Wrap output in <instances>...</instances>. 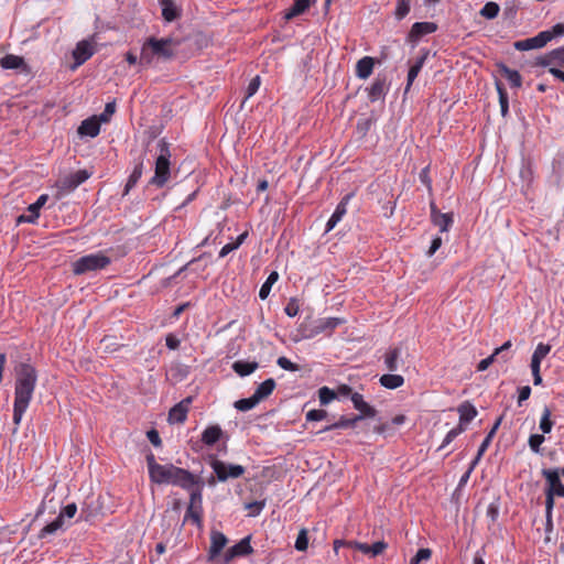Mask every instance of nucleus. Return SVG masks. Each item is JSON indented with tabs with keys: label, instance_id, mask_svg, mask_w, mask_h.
<instances>
[{
	"label": "nucleus",
	"instance_id": "nucleus-33",
	"mask_svg": "<svg viewBox=\"0 0 564 564\" xmlns=\"http://www.w3.org/2000/svg\"><path fill=\"white\" fill-rule=\"evenodd\" d=\"M274 388H275V381L272 378L267 379L258 386L253 395L260 402L264 398L269 397L272 393V391L274 390Z\"/></svg>",
	"mask_w": 564,
	"mask_h": 564
},
{
	"label": "nucleus",
	"instance_id": "nucleus-39",
	"mask_svg": "<svg viewBox=\"0 0 564 564\" xmlns=\"http://www.w3.org/2000/svg\"><path fill=\"white\" fill-rule=\"evenodd\" d=\"M64 525L62 517H57L55 520L46 524L39 533V538L44 539L46 535L55 534Z\"/></svg>",
	"mask_w": 564,
	"mask_h": 564
},
{
	"label": "nucleus",
	"instance_id": "nucleus-31",
	"mask_svg": "<svg viewBox=\"0 0 564 564\" xmlns=\"http://www.w3.org/2000/svg\"><path fill=\"white\" fill-rule=\"evenodd\" d=\"M550 350V345L540 343L532 354L530 367H541L542 360L549 355Z\"/></svg>",
	"mask_w": 564,
	"mask_h": 564
},
{
	"label": "nucleus",
	"instance_id": "nucleus-40",
	"mask_svg": "<svg viewBox=\"0 0 564 564\" xmlns=\"http://www.w3.org/2000/svg\"><path fill=\"white\" fill-rule=\"evenodd\" d=\"M501 422H502V416L497 419V421L495 422L494 426L491 427V430L488 432V434L486 435V437L481 442V444L479 446V454H485V452L489 447L494 436L496 435L497 430L499 429Z\"/></svg>",
	"mask_w": 564,
	"mask_h": 564
},
{
	"label": "nucleus",
	"instance_id": "nucleus-64",
	"mask_svg": "<svg viewBox=\"0 0 564 564\" xmlns=\"http://www.w3.org/2000/svg\"><path fill=\"white\" fill-rule=\"evenodd\" d=\"M180 339L173 334H169L165 338V345L169 349L175 350L180 347Z\"/></svg>",
	"mask_w": 564,
	"mask_h": 564
},
{
	"label": "nucleus",
	"instance_id": "nucleus-27",
	"mask_svg": "<svg viewBox=\"0 0 564 564\" xmlns=\"http://www.w3.org/2000/svg\"><path fill=\"white\" fill-rule=\"evenodd\" d=\"M223 436V430L219 425H210L204 430L202 433V442L207 445L212 446L216 444L220 437Z\"/></svg>",
	"mask_w": 564,
	"mask_h": 564
},
{
	"label": "nucleus",
	"instance_id": "nucleus-6",
	"mask_svg": "<svg viewBox=\"0 0 564 564\" xmlns=\"http://www.w3.org/2000/svg\"><path fill=\"white\" fill-rule=\"evenodd\" d=\"M210 467L215 473L218 481H227L228 479L239 478L245 474V467L237 464H227L223 460L213 458L210 460Z\"/></svg>",
	"mask_w": 564,
	"mask_h": 564
},
{
	"label": "nucleus",
	"instance_id": "nucleus-52",
	"mask_svg": "<svg viewBox=\"0 0 564 564\" xmlns=\"http://www.w3.org/2000/svg\"><path fill=\"white\" fill-rule=\"evenodd\" d=\"M432 556V551L430 549H420L414 557H412L410 564H421L423 561H429Z\"/></svg>",
	"mask_w": 564,
	"mask_h": 564
},
{
	"label": "nucleus",
	"instance_id": "nucleus-49",
	"mask_svg": "<svg viewBox=\"0 0 564 564\" xmlns=\"http://www.w3.org/2000/svg\"><path fill=\"white\" fill-rule=\"evenodd\" d=\"M295 549L297 551H306L307 550V546H308V538H307V532L305 529H302L299 534H297V538L295 540Z\"/></svg>",
	"mask_w": 564,
	"mask_h": 564
},
{
	"label": "nucleus",
	"instance_id": "nucleus-2",
	"mask_svg": "<svg viewBox=\"0 0 564 564\" xmlns=\"http://www.w3.org/2000/svg\"><path fill=\"white\" fill-rule=\"evenodd\" d=\"M175 42L172 37H149L141 48L140 64L150 65L154 56L170 59L174 56Z\"/></svg>",
	"mask_w": 564,
	"mask_h": 564
},
{
	"label": "nucleus",
	"instance_id": "nucleus-3",
	"mask_svg": "<svg viewBox=\"0 0 564 564\" xmlns=\"http://www.w3.org/2000/svg\"><path fill=\"white\" fill-rule=\"evenodd\" d=\"M147 465L152 482L158 485H174L180 467L173 464L161 465L156 463L152 453L147 455Z\"/></svg>",
	"mask_w": 564,
	"mask_h": 564
},
{
	"label": "nucleus",
	"instance_id": "nucleus-8",
	"mask_svg": "<svg viewBox=\"0 0 564 564\" xmlns=\"http://www.w3.org/2000/svg\"><path fill=\"white\" fill-rule=\"evenodd\" d=\"M550 42V34L543 31L538 33L535 36L516 41L513 47L517 51H530L544 47Z\"/></svg>",
	"mask_w": 564,
	"mask_h": 564
},
{
	"label": "nucleus",
	"instance_id": "nucleus-18",
	"mask_svg": "<svg viewBox=\"0 0 564 564\" xmlns=\"http://www.w3.org/2000/svg\"><path fill=\"white\" fill-rule=\"evenodd\" d=\"M48 196L46 194H42L39 196V198L35 200V203L31 204L28 207L29 215L28 216H20L19 221L30 223L33 224L36 221V219L40 216V209L45 205L47 202Z\"/></svg>",
	"mask_w": 564,
	"mask_h": 564
},
{
	"label": "nucleus",
	"instance_id": "nucleus-9",
	"mask_svg": "<svg viewBox=\"0 0 564 564\" xmlns=\"http://www.w3.org/2000/svg\"><path fill=\"white\" fill-rule=\"evenodd\" d=\"M542 476L547 484L545 491H551L553 495L564 498V484L561 481L560 470L557 468L542 469Z\"/></svg>",
	"mask_w": 564,
	"mask_h": 564
},
{
	"label": "nucleus",
	"instance_id": "nucleus-17",
	"mask_svg": "<svg viewBox=\"0 0 564 564\" xmlns=\"http://www.w3.org/2000/svg\"><path fill=\"white\" fill-rule=\"evenodd\" d=\"M539 64L544 67L551 66L564 68V45L549 52L540 59Z\"/></svg>",
	"mask_w": 564,
	"mask_h": 564
},
{
	"label": "nucleus",
	"instance_id": "nucleus-41",
	"mask_svg": "<svg viewBox=\"0 0 564 564\" xmlns=\"http://www.w3.org/2000/svg\"><path fill=\"white\" fill-rule=\"evenodd\" d=\"M143 164L140 162L137 164L131 173V175L128 178V182L126 184L124 194H127L132 187L135 186L138 181L140 180L142 175Z\"/></svg>",
	"mask_w": 564,
	"mask_h": 564
},
{
	"label": "nucleus",
	"instance_id": "nucleus-22",
	"mask_svg": "<svg viewBox=\"0 0 564 564\" xmlns=\"http://www.w3.org/2000/svg\"><path fill=\"white\" fill-rule=\"evenodd\" d=\"M100 132V124L99 120L95 118H88L82 121L80 126L78 127V134L95 138Z\"/></svg>",
	"mask_w": 564,
	"mask_h": 564
},
{
	"label": "nucleus",
	"instance_id": "nucleus-57",
	"mask_svg": "<svg viewBox=\"0 0 564 564\" xmlns=\"http://www.w3.org/2000/svg\"><path fill=\"white\" fill-rule=\"evenodd\" d=\"M77 512V506L75 503H68L67 506H65L61 513L58 514V517H62V520H64V518H68V519H72Z\"/></svg>",
	"mask_w": 564,
	"mask_h": 564
},
{
	"label": "nucleus",
	"instance_id": "nucleus-14",
	"mask_svg": "<svg viewBox=\"0 0 564 564\" xmlns=\"http://www.w3.org/2000/svg\"><path fill=\"white\" fill-rule=\"evenodd\" d=\"M192 398H185L180 403L174 405L169 413V421L171 423H183L186 420Z\"/></svg>",
	"mask_w": 564,
	"mask_h": 564
},
{
	"label": "nucleus",
	"instance_id": "nucleus-29",
	"mask_svg": "<svg viewBox=\"0 0 564 564\" xmlns=\"http://www.w3.org/2000/svg\"><path fill=\"white\" fill-rule=\"evenodd\" d=\"M259 367L257 361H242L238 360L234 362L232 369L240 377L251 375Z\"/></svg>",
	"mask_w": 564,
	"mask_h": 564
},
{
	"label": "nucleus",
	"instance_id": "nucleus-47",
	"mask_svg": "<svg viewBox=\"0 0 564 564\" xmlns=\"http://www.w3.org/2000/svg\"><path fill=\"white\" fill-rule=\"evenodd\" d=\"M412 0H397L395 18L398 20L403 19L410 12V6Z\"/></svg>",
	"mask_w": 564,
	"mask_h": 564
},
{
	"label": "nucleus",
	"instance_id": "nucleus-7",
	"mask_svg": "<svg viewBox=\"0 0 564 564\" xmlns=\"http://www.w3.org/2000/svg\"><path fill=\"white\" fill-rule=\"evenodd\" d=\"M90 177V173L86 170H78L74 173H70L56 182V188L58 192V196H65L76 189L80 184L87 181Z\"/></svg>",
	"mask_w": 564,
	"mask_h": 564
},
{
	"label": "nucleus",
	"instance_id": "nucleus-45",
	"mask_svg": "<svg viewBox=\"0 0 564 564\" xmlns=\"http://www.w3.org/2000/svg\"><path fill=\"white\" fill-rule=\"evenodd\" d=\"M552 427L553 422L551 421V410L547 406H545L543 409V413L540 420V430L543 433L547 434L552 431Z\"/></svg>",
	"mask_w": 564,
	"mask_h": 564
},
{
	"label": "nucleus",
	"instance_id": "nucleus-38",
	"mask_svg": "<svg viewBox=\"0 0 564 564\" xmlns=\"http://www.w3.org/2000/svg\"><path fill=\"white\" fill-rule=\"evenodd\" d=\"M279 273L276 271H272L269 276L267 278L265 282L261 285L259 291V297L261 300H265L272 289V285L278 281Z\"/></svg>",
	"mask_w": 564,
	"mask_h": 564
},
{
	"label": "nucleus",
	"instance_id": "nucleus-32",
	"mask_svg": "<svg viewBox=\"0 0 564 564\" xmlns=\"http://www.w3.org/2000/svg\"><path fill=\"white\" fill-rule=\"evenodd\" d=\"M362 420V415H357L352 419L341 416L337 422L327 425L323 429V432L333 431L337 429H349L354 427L358 421Z\"/></svg>",
	"mask_w": 564,
	"mask_h": 564
},
{
	"label": "nucleus",
	"instance_id": "nucleus-19",
	"mask_svg": "<svg viewBox=\"0 0 564 564\" xmlns=\"http://www.w3.org/2000/svg\"><path fill=\"white\" fill-rule=\"evenodd\" d=\"M437 29L433 22H415L409 33L410 41H417L420 37L426 34L435 32Z\"/></svg>",
	"mask_w": 564,
	"mask_h": 564
},
{
	"label": "nucleus",
	"instance_id": "nucleus-62",
	"mask_svg": "<svg viewBox=\"0 0 564 564\" xmlns=\"http://www.w3.org/2000/svg\"><path fill=\"white\" fill-rule=\"evenodd\" d=\"M365 417H373L377 414V411L373 406L369 405L367 402H364V405L357 409Z\"/></svg>",
	"mask_w": 564,
	"mask_h": 564
},
{
	"label": "nucleus",
	"instance_id": "nucleus-59",
	"mask_svg": "<svg viewBox=\"0 0 564 564\" xmlns=\"http://www.w3.org/2000/svg\"><path fill=\"white\" fill-rule=\"evenodd\" d=\"M327 416V412L324 410H311L306 413L307 421H321Z\"/></svg>",
	"mask_w": 564,
	"mask_h": 564
},
{
	"label": "nucleus",
	"instance_id": "nucleus-34",
	"mask_svg": "<svg viewBox=\"0 0 564 564\" xmlns=\"http://www.w3.org/2000/svg\"><path fill=\"white\" fill-rule=\"evenodd\" d=\"M0 66L3 69H18L24 66V59L18 55L7 54L0 59Z\"/></svg>",
	"mask_w": 564,
	"mask_h": 564
},
{
	"label": "nucleus",
	"instance_id": "nucleus-4",
	"mask_svg": "<svg viewBox=\"0 0 564 564\" xmlns=\"http://www.w3.org/2000/svg\"><path fill=\"white\" fill-rule=\"evenodd\" d=\"M160 154L155 161V171L150 183L163 187L170 178V150L165 141L160 140L158 143Z\"/></svg>",
	"mask_w": 564,
	"mask_h": 564
},
{
	"label": "nucleus",
	"instance_id": "nucleus-53",
	"mask_svg": "<svg viewBox=\"0 0 564 564\" xmlns=\"http://www.w3.org/2000/svg\"><path fill=\"white\" fill-rule=\"evenodd\" d=\"M260 84H261V79H260V76H256L253 77L248 87H247V91H246V97H245V101L247 99H249L250 97H252L259 89L260 87Z\"/></svg>",
	"mask_w": 564,
	"mask_h": 564
},
{
	"label": "nucleus",
	"instance_id": "nucleus-11",
	"mask_svg": "<svg viewBox=\"0 0 564 564\" xmlns=\"http://www.w3.org/2000/svg\"><path fill=\"white\" fill-rule=\"evenodd\" d=\"M431 220L434 226L440 228L441 232H446L453 225V215L449 213H441L436 205L431 203Z\"/></svg>",
	"mask_w": 564,
	"mask_h": 564
},
{
	"label": "nucleus",
	"instance_id": "nucleus-30",
	"mask_svg": "<svg viewBox=\"0 0 564 564\" xmlns=\"http://www.w3.org/2000/svg\"><path fill=\"white\" fill-rule=\"evenodd\" d=\"M379 381L382 387L393 390L403 386L404 378L400 375L386 373L380 377Z\"/></svg>",
	"mask_w": 564,
	"mask_h": 564
},
{
	"label": "nucleus",
	"instance_id": "nucleus-51",
	"mask_svg": "<svg viewBox=\"0 0 564 564\" xmlns=\"http://www.w3.org/2000/svg\"><path fill=\"white\" fill-rule=\"evenodd\" d=\"M115 111H116V102L115 101L107 102L104 111L99 116V119H98L99 122H108L110 120V117L115 113Z\"/></svg>",
	"mask_w": 564,
	"mask_h": 564
},
{
	"label": "nucleus",
	"instance_id": "nucleus-44",
	"mask_svg": "<svg viewBox=\"0 0 564 564\" xmlns=\"http://www.w3.org/2000/svg\"><path fill=\"white\" fill-rule=\"evenodd\" d=\"M259 403L258 399L252 394L250 398L240 399L235 402V408L238 411H249L253 409Z\"/></svg>",
	"mask_w": 564,
	"mask_h": 564
},
{
	"label": "nucleus",
	"instance_id": "nucleus-48",
	"mask_svg": "<svg viewBox=\"0 0 564 564\" xmlns=\"http://www.w3.org/2000/svg\"><path fill=\"white\" fill-rule=\"evenodd\" d=\"M556 495H553L551 491H545V518L547 523L552 522V513L554 509V497Z\"/></svg>",
	"mask_w": 564,
	"mask_h": 564
},
{
	"label": "nucleus",
	"instance_id": "nucleus-63",
	"mask_svg": "<svg viewBox=\"0 0 564 564\" xmlns=\"http://www.w3.org/2000/svg\"><path fill=\"white\" fill-rule=\"evenodd\" d=\"M388 547V544L384 541H377L370 545V554L372 556L379 555Z\"/></svg>",
	"mask_w": 564,
	"mask_h": 564
},
{
	"label": "nucleus",
	"instance_id": "nucleus-50",
	"mask_svg": "<svg viewBox=\"0 0 564 564\" xmlns=\"http://www.w3.org/2000/svg\"><path fill=\"white\" fill-rule=\"evenodd\" d=\"M545 441L543 435L540 434H532L529 437V446L531 451L535 454H539L541 452V445Z\"/></svg>",
	"mask_w": 564,
	"mask_h": 564
},
{
	"label": "nucleus",
	"instance_id": "nucleus-13",
	"mask_svg": "<svg viewBox=\"0 0 564 564\" xmlns=\"http://www.w3.org/2000/svg\"><path fill=\"white\" fill-rule=\"evenodd\" d=\"M198 484H200L199 477H197L189 470L180 467L175 482L173 486H178L182 489H185L188 491L192 488H194L195 486H197Z\"/></svg>",
	"mask_w": 564,
	"mask_h": 564
},
{
	"label": "nucleus",
	"instance_id": "nucleus-5",
	"mask_svg": "<svg viewBox=\"0 0 564 564\" xmlns=\"http://www.w3.org/2000/svg\"><path fill=\"white\" fill-rule=\"evenodd\" d=\"M111 263V259L99 251L83 256L73 263V272L76 275L85 274L90 271L102 270Z\"/></svg>",
	"mask_w": 564,
	"mask_h": 564
},
{
	"label": "nucleus",
	"instance_id": "nucleus-58",
	"mask_svg": "<svg viewBox=\"0 0 564 564\" xmlns=\"http://www.w3.org/2000/svg\"><path fill=\"white\" fill-rule=\"evenodd\" d=\"M544 33L550 34V41H552L554 37L564 35V23H557L552 26L550 30L543 31Z\"/></svg>",
	"mask_w": 564,
	"mask_h": 564
},
{
	"label": "nucleus",
	"instance_id": "nucleus-25",
	"mask_svg": "<svg viewBox=\"0 0 564 564\" xmlns=\"http://www.w3.org/2000/svg\"><path fill=\"white\" fill-rule=\"evenodd\" d=\"M313 3H315V0H295L293 6L285 12L284 19L292 20L303 14Z\"/></svg>",
	"mask_w": 564,
	"mask_h": 564
},
{
	"label": "nucleus",
	"instance_id": "nucleus-46",
	"mask_svg": "<svg viewBox=\"0 0 564 564\" xmlns=\"http://www.w3.org/2000/svg\"><path fill=\"white\" fill-rule=\"evenodd\" d=\"M466 430L460 427L459 425L453 427L444 437L441 446L437 448V451L444 449L447 445H449L458 435L464 433Z\"/></svg>",
	"mask_w": 564,
	"mask_h": 564
},
{
	"label": "nucleus",
	"instance_id": "nucleus-56",
	"mask_svg": "<svg viewBox=\"0 0 564 564\" xmlns=\"http://www.w3.org/2000/svg\"><path fill=\"white\" fill-rule=\"evenodd\" d=\"M265 502L264 501H252L246 505V509L250 511V516L256 517L260 514L262 509L264 508Z\"/></svg>",
	"mask_w": 564,
	"mask_h": 564
},
{
	"label": "nucleus",
	"instance_id": "nucleus-37",
	"mask_svg": "<svg viewBox=\"0 0 564 564\" xmlns=\"http://www.w3.org/2000/svg\"><path fill=\"white\" fill-rule=\"evenodd\" d=\"M250 536H246L241 539L238 543H236L234 546H231L234 553L237 557L239 556H246L253 552V549L250 544Z\"/></svg>",
	"mask_w": 564,
	"mask_h": 564
},
{
	"label": "nucleus",
	"instance_id": "nucleus-60",
	"mask_svg": "<svg viewBox=\"0 0 564 564\" xmlns=\"http://www.w3.org/2000/svg\"><path fill=\"white\" fill-rule=\"evenodd\" d=\"M203 509H193L191 510L189 507H187L185 519H191L194 523L199 524L200 523V516H202Z\"/></svg>",
	"mask_w": 564,
	"mask_h": 564
},
{
	"label": "nucleus",
	"instance_id": "nucleus-1",
	"mask_svg": "<svg viewBox=\"0 0 564 564\" xmlns=\"http://www.w3.org/2000/svg\"><path fill=\"white\" fill-rule=\"evenodd\" d=\"M14 401L12 420L18 430L36 388L37 371L29 362H20L14 368Z\"/></svg>",
	"mask_w": 564,
	"mask_h": 564
},
{
	"label": "nucleus",
	"instance_id": "nucleus-24",
	"mask_svg": "<svg viewBox=\"0 0 564 564\" xmlns=\"http://www.w3.org/2000/svg\"><path fill=\"white\" fill-rule=\"evenodd\" d=\"M162 17L166 22H172L181 15L180 8L173 0H160Z\"/></svg>",
	"mask_w": 564,
	"mask_h": 564
},
{
	"label": "nucleus",
	"instance_id": "nucleus-12",
	"mask_svg": "<svg viewBox=\"0 0 564 564\" xmlns=\"http://www.w3.org/2000/svg\"><path fill=\"white\" fill-rule=\"evenodd\" d=\"M94 45L90 41H79L75 50L73 51V57L75 59L76 66H79L84 64L87 59H89L94 55Z\"/></svg>",
	"mask_w": 564,
	"mask_h": 564
},
{
	"label": "nucleus",
	"instance_id": "nucleus-10",
	"mask_svg": "<svg viewBox=\"0 0 564 564\" xmlns=\"http://www.w3.org/2000/svg\"><path fill=\"white\" fill-rule=\"evenodd\" d=\"M345 321L339 317H324L315 321L311 336H315L322 333L330 334L336 327L341 325Z\"/></svg>",
	"mask_w": 564,
	"mask_h": 564
},
{
	"label": "nucleus",
	"instance_id": "nucleus-36",
	"mask_svg": "<svg viewBox=\"0 0 564 564\" xmlns=\"http://www.w3.org/2000/svg\"><path fill=\"white\" fill-rule=\"evenodd\" d=\"M189 491V509L193 510V509H203L202 507V503H203V495H202V491H203V486L200 484H198L197 486H195L194 488H192Z\"/></svg>",
	"mask_w": 564,
	"mask_h": 564
},
{
	"label": "nucleus",
	"instance_id": "nucleus-21",
	"mask_svg": "<svg viewBox=\"0 0 564 564\" xmlns=\"http://www.w3.org/2000/svg\"><path fill=\"white\" fill-rule=\"evenodd\" d=\"M368 98L371 102L383 99L387 94V84L384 78H376L371 86L367 89Z\"/></svg>",
	"mask_w": 564,
	"mask_h": 564
},
{
	"label": "nucleus",
	"instance_id": "nucleus-42",
	"mask_svg": "<svg viewBox=\"0 0 564 564\" xmlns=\"http://www.w3.org/2000/svg\"><path fill=\"white\" fill-rule=\"evenodd\" d=\"M500 8L496 2H487L480 10V15L485 19L492 20L499 14Z\"/></svg>",
	"mask_w": 564,
	"mask_h": 564
},
{
	"label": "nucleus",
	"instance_id": "nucleus-26",
	"mask_svg": "<svg viewBox=\"0 0 564 564\" xmlns=\"http://www.w3.org/2000/svg\"><path fill=\"white\" fill-rule=\"evenodd\" d=\"M427 57V52L423 53L420 57L416 58L413 65H411L409 73H408V80L405 86V93H408L417 77L419 73L421 72L425 61Z\"/></svg>",
	"mask_w": 564,
	"mask_h": 564
},
{
	"label": "nucleus",
	"instance_id": "nucleus-55",
	"mask_svg": "<svg viewBox=\"0 0 564 564\" xmlns=\"http://www.w3.org/2000/svg\"><path fill=\"white\" fill-rule=\"evenodd\" d=\"M276 364L282 369L289 370V371H297L300 369V367L296 364L292 362L286 357H279L276 360Z\"/></svg>",
	"mask_w": 564,
	"mask_h": 564
},
{
	"label": "nucleus",
	"instance_id": "nucleus-54",
	"mask_svg": "<svg viewBox=\"0 0 564 564\" xmlns=\"http://www.w3.org/2000/svg\"><path fill=\"white\" fill-rule=\"evenodd\" d=\"M284 312L289 317H294L300 312V305L296 299L292 297L289 300L286 306L284 307Z\"/></svg>",
	"mask_w": 564,
	"mask_h": 564
},
{
	"label": "nucleus",
	"instance_id": "nucleus-15",
	"mask_svg": "<svg viewBox=\"0 0 564 564\" xmlns=\"http://www.w3.org/2000/svg\"><path fill=\"white\" fill-rule=\"evenodd\" d=\"M228 540L226 535L219 531H213L210 533V546L208 551V560H215L223 549L226 546Z\"/></svg>",
	"mask_w": 564,
	"mask_h": 564
},
{
	"label": "nucleus",
	"instance_id": "nucleus-28",
	"mask_svg": "<svg viewBox=\"0 0 564 564\" xmlns=\"http://www.w3.org/2000/svg\"><path fill=\"white\" fill-rule=\"evenodd\" d=\"M400 357H401V349L399 347L389 349L384 354L386 368L391 372L397 371L399 369Z\"/></svg>",
	"mask_w": 564,
	"mask_h": 564
},
{
	"label": "nucleus",
	"instance_id": "nucleus-35",
	"mask_svg": "<svg viewBox=\"0 0 564 564\" xmlns=\"http://www.w3.org/2000/svg\"><path fill=\"white\" fill-rule=\"evenodd\" d=\"M503 77L509 82L511 87L519 88L522 85V78L518 70L511 69L506 65L500 67Z\"/></svg>",
	"mask_w": 564,
	"mask_h": 564
},
{
	"label": "nucleus",
	"instance_id": "nucleus-16",
	"mask_svg": "<svg viewBox=\"0 0 564 564\" xmlns=\"http://www.w3.org/2000/svg\"><path fill=\"white\" fill-rule=\"evenodd\" d=\"M349 199H350V195H346L339 202V204L336 206L335 212L333 213V215L329 217V219L326 223V228H325L326 232H329L330 230H333L336 227V225L341 220V218L346 215L347 204H348Z\"/></svg>",
	"mask_w": 564,
	"mask_h": 564
},
{
	"label": "nucleus",
	"instance_id": "nucleus-61",
	"mask_svg": "<svg viewBox=\"0 0 564 564\" xmlns=\"http://www.w3.org/2000/svg\"><path fill=\"white\" fill-rule=\"evenodd\" d=\"M365 417H373L377 414V411L373 406L369 405L367 402H364V405L357 409Z\"/></svg>",
	"mask_w": 564,
	"mask_h": 564
},
{
	"label": "nucleus",
	"instance_id": "nucleus-20",
	"mask_svg": "<svg viewBox=\"0 0 564 564\" xmlns=\"http://www.w3.org/2000/svg\"><path fill=\"white\" fill-rule=\"evenodd\" d=\"M457 412L459 414V423L458 425L466 430L468 423L473 421L477 416V409L469 402L462 403Z\"/></svg>",
	"mask_w": 564,
	"mask_h": 564
},
{
	"label": "nucleus",
	"instance_id": "nucleus-23",
	"mask_svg": "<svg viewBox=\"0 0 564 564\" xmlns=\"http://www.w3.org/2000/svg\"><path fill=\"white\" fill-rule=\"evenodd\" d=\"M375 59L370 56L360 58L356 64V76L360 79H367L373 70Z\"/></svg>",
	"mask_w": 564,
	"mask_h": 564
},
{
	"label": "nucleus",
	"instance_id": "nucleus-43",
	"mask_svg": "<svg viewBox=\"0 0 564 564\" xmlns=\"http://www.w3.org/2000/svg\"><path fill=\"white\" fill-rule=\"evenodd\" d=\"M336 398H337V393L335 392V390H333L328 387H322L318 390V399H319V403L322 405H327Z\"/></svg>",
	"mask_w": 564,
	"mask_h": 564
}]
</instances>
